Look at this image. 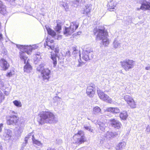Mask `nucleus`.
Masks as SVG:
<instances>
[{
    "mask_svg": "<svg viewBox=\"0 0 150 150\" xmlns=\"http://www.w3.org/2000/svg\"><path fill=\"white\" fill-rule=\"evenodd\" d=\"M39 117L38 120L40 124L45 123L52 124L56 123L57 120L54 115L49 111H43L39 114Z\"/></svg>",
    "mask_w": 150,
    "mask_h": 150,
    "instance_id": "1",
    "label": "nucleus"
},
{
    "mask_svg": "<svg viewBox=\"0 0 150 150\" xmlns=\"http://www.w3.org/2000/svg\"><path fill=\"white\" fill-rule=\"evenodd\" d=\"M73 139H74L73 143L78 145L83 143L87 140L84 132L82 131H79L77 134L73 136Z\"/></svg>",
    "mask_w": 150,
    "mask_h": 150,
    "instance_id": "2",
    "label": "nucleus"
},
{
    "mask_svg": "<svg viewBox=\"0 0 150 150\" xmlns=\"http://www.w3.org/2000/svg\"><path fill=\"white\" fill-rule=\"evenodd\" d=\"M19 53L21 59L23 60L24 61V64H26L24 67V71L28 73L30 72L32 69V67L28 63V59H27L28 57L25 55V53L22 52L21 50Z\"/></svg>",
    "mask_w": 150,
    "mask_h": 150,
    "instance_id": "3",
    "label": "nucleus"
},
{
    "mask_svg": "<svg viewBox=\"0 0 150 150\" xmlns=\"http://www.w3.org/2000/svg\"><path fill=\"white\" fill-rule=\"evenodd\" d=\"M93 33L94 34L96 35V39L97 40H101L103 38L105 37L106 36H108V33L104 28H96L93 30Z\"/></svg>",
    "mask_w": 150,
    "mask_h": 150,
    "instance_id": "4",
    "label": "nucleus"
},
{
    "mask_svg": "<svg viewBox=\"0 0 150 150\" xmlns=\"http://www.w3.org/2000/svg\"><path fill=\"white\" fill-rule=\"evenodd\" d=\"M78 24L76 22H74L70 23L69 27H65L64 31V34L66 36L71 35L78 28Z\"/></svg>",
    "mask_w": 150,
    "mask_h": 150,
    "instance_id": "5",
    "label": "nucleus"
},
{
    "mask_svg": "<svg viewBox=\"0 0 150 150\" xmlns=\"http://www.w3.org/2000/svg\"><path fill=\"white\" fill-rule=\"evenodd\" d=\"M78 24L76 22H74L70 23L69 27H65L64 31V34L66 36L71 35L78 28Z\"/></svg>",
    "mask_w": 150,
    "mask_h": 150,
    "instance_id": "6",
    "label": "nucleus"
},
{
    "mask_svg": "<svg viewBox=\"0 0 150 150\" xmlns=\"http://www.w3.org/2000/svg\"><path fill=\"white\" fill-rule=\"evenodd\" d=\"M121 65L126 71H128L129 69L134 67V61L128 59H126L121 62Z\"/></svg>",
    "mask_w": 150,
    "mask_h": 150,
    "instance_id": "7",
    "label": "nucleus"
},
{
    "mask_svg": "<svg viewBox=\"0 0 150 150\" xmlns=\"http://www.w3.org/2000/svg\"><path fill=\"white\" fill-rule=\"evenodd\" d=\"M20 48L22 49H23V51L28 54H30L32 51L33 50L37 49L38 47V46L36 45H21Z\"/></svg>",
    "mask_w": 150,
    "mask_h": 150,
    "instance_id": "8",
    "label": "nucleus"
},
{
    "mask_svg": "<svg viewBox=\"0 0 150 150\" xmlns=\"http://www.w3.org/2000/svg\"><path fill=\"white\" fill-rule=\"evenodd\" d=\"M97 91L98 95L101 100L109 103L111 102V98L99 89H97Z\"/></svg>",
    "mask_w": 150,
    "mask_h": 150,
    "instance_id": "9",
    "label": "nucleus"
},
{
    "mask_svg": "<svg viewBox=\"0 0 150 150\" xmlns=\"http://www.w3.org/2000/svg\"><path fill=\"white\" fill-rule=\"evenodd\" d=\"M10 113L12 115L10 116V119L7 120V123L8 125L16 124L18 122L19 118L16 115H13L15 114L14 111H11Z\"/></svg>",
    "mask_w": 150,
    "mask_h": 150,
    "instance_id": "10",
    "label": "nucleus"
},
{
    "mask_svg": "<svg viewBox=\"0 0 150 150\" xmlns=\"http://www.w3.org/2000/svg\"><path fill=\"white\" fill-rule=\"evenodd\" d=\"M124 99L131 108L136 107L135 102L132 97L130 96L126 95L124 96Z\"/></svg>",
    "mask_w": 150,
    "mask_h": 150,
    "instance_id": "11",
    "label": "nucleus"
},
{
    "mask_svg": "<svg viewBox=\"0 0 150 150\" xmlns=\"http://www.w3.org/2000/svg\"><path fill=\"white\" fill-rule=\"evenodd\" d=\"M51 71L48 68L43 69L41 73L43 80L48 81L51 77Z\"/></svg>",
    "mask_w": 150,
    "mask_h": 150,
    "instance_id": "12",
    "label": "nucleus"
},
{
    "mask_svg": "<svg viewBox=\"0 0 150 150\" xmlns=\"http://www.w3.org/2000/svg\"><path fill=\"white\" fill-rule=\"evenodd\" d=\"M95 91V86L91 83L88 86L86 89V93L90 97H93Z\"/></svg>",
    "mask_w": 150,
    "mask_h": 150,
    "instance_id": "13",
    "label": "nucleus"
},
{
    "mask_svg": "<svg viewBox=\"0 0 150 150\" xmlns=\"http://www.w3.org/2000/svg\"><path fill=\"white\" fill-rule=\"evenodd\" d=\"M93 52L92 49L91 47H88L87 48L86 50H83L82 52V58L86 61L90 59L89 53H90Z\"/></svg>",
    "mask_w": 150,
    "mask_h": 150,
    "instance_id": "14",
    "label": "nucleus"
},
{
    "mask_svg": "<svg viewBox=\"0 0 150 150\" xmlns=\"http://www.w3.org/2000/svg\"><path fill=\"white\" fill-rule=\"evenodd\" d=\"M9 64L5 59H1L0 60V69L3 71H6L9 67Z\"/></svg>",
    "mask_w": 150,
    "mask_h": 150,
    "instance_id": "15",
    "label": "nucleus"
},
{
    "mask_svg": "<svg viewBox=\"0 0 150 150\" xmlns=\"http://www.w3.org/2000/svg\"><path fill=\"white\" fill-rule=\"evenodd\" d=\"M12 135L11 131L9 129H5L3 132V138L6 140H9L11 138Z\"/></svg>",
    "mask_w": 150,
    "mask_h": 150,
    "instance_id": "16",
    "label": "nucleus"
},
{
    "mask_svg": "<svg viewBox=\"0 0 150 150\" xmlns=\"http://www.w3.org/2000/svg\"><path fill=\"white\" fill-rule=\"evenodd\" d=\"M110 124L112 127L117 129L120 128L122 125L121 123L118 121L113 119L110 120Z\"/></svg>",
    "mask_w": 150,
    "mask_h": 150,
    "instance_id": "17",
    "label": "nucleus"
},
{
    "mask_svg": "<svg viewBox=\"0 0 150 150\" xmlns=\"http://www.w3.org/2000/svg\"><path fill=\"white\" fill-rule=\"evenodd\" d=\"M98 124L99 126L100 129L102 132H105V128L108 125L107 123L105 121H104L102 122H99Z\"/></svg>",
    "mask_w": 150,
    "mask_h": 150,
    "instance_id": "18",
    "label": "nucleus"
},
{
    "mask_svg": "<svg viewBox=\"0 0 150 150\" xmlns=\"http://www.w3.org/2000/svg\"><path fill=\"white\" fill-rule=\"evenodd\" d=\"M115 133L110 131L107 132L104 135V137L108 140L112 139L115 135Z\"/></svg>",
    "mask_w": 150,
    "mask_h": 150,
    "instance_id": "19",
    "label": "nucleus"
},
{
    "mask_svg": "<svg viewBox=\"0 0 150 150\" xmlns=\"http://www.w3.org/2000/svg\"><path fill=\"white\" fill-rule=\"evenodd\" d=\"M105 111L115 113H118L120 112V109L117 107H109L106 109Z\"/></svg>",
    "mask_w": 150,
    "mask_h": 150,
    "instance_id": "20",
    "label": "nucleus"
},
{
    "mask_svg": "<svg viewBox=\"0 0 150 150\" xmlns=\"http://www.w3.org/2000/svg\"><path fill=\"white\" fill-rule=\"evenodd\" d=\"M140 9L144 10L150 9V3L147 2L142 4L140 8H137V10H139Z\"/></svg>",
    "mask_w": 150,
    "mask_h": 150,
    "instance_id": "21",
    "label": "nucleus"
},
{
    "mask_svg": "<svg viewBox=\"0 0 150 150\" xmlns=\"http://www.w3.org/2000/svg\"><path fill=\"white\" fill-rule=\"evenodd\" d=\"M101 110L98 106H96L94 107L93 109V113L95 115H98L101 113Z\"/></svg>",
    "mask_w": 150,
    "mask_h": 150,
    "instance_id": "22",
    "label": "nucleus"
},
{
    "mask_svg": "<svg viewBox=\"0 0 150 150\" xmlns=\"http://www.w3.org/2000/svg\"><path fill=\"white\" fill-rule=\"evenodd\" d=\"M126 145V142H120L116 147L117 150H122L125 148Z\"/></svg>",
    "mask_w": 150,
    "mask_h": 150,
    "instance_id": "23",
    "label": "nucleus"
},
{
    "mask_svg": "<svg viewBox=\"0 0 150 150\" xmlns=\"http://www.w3.org/2000/svg\"><path fill=\"white\" fill-rule=\"evenodd\" d=\"M105 37L101 40H102L101 42L103 45L105 47H106L109 44L110 42L109 39L108 38L107 36H106Z\"/></svg>",
    "mask_w": 150,
    "mask_h": 150,
    "instance_id": "24",
    "label": "nucleus"
},
{
    "mask_svg": "<svg viewBox=\"0 0 150 150\" xmlns=\"http://www.w3.org/2000/svg\"><path fill=\"white\" fill-rule=\"evenodd\" d=\"M45 27L49 35L53 37L55 36L56 33L54 30L50 28L48 25H46Z\"/></svg>",
    "mask_w": 150,
    "mask_h": 150,
    "instance_id": "25",
    "label": "nucleus"
},
{
    "mask_svg": "<svg viewBox=\"0 0 150 150\" xmlns=\"http://www.w3.org/2000/svg\"><path fill=\"white\" fill-rule=\"evenodd\" d=\"M6 13L5 6L3 4L2 2L0 1V13L3 14Z\"/></svg>",
    "mask_w": 150,
    "mask_h": 150,
    "instance_id": "26",
    "label": "nucleus"
},
{
    "mask_svg": "<svg viewBox=\"0 0 150 150\" xmlns=\"http://www.w3.org/2000/svg\"><path fill=\"white\" fill-rule=\"evenodd\" d=\"M113 47L115 49L121 47V43L116 38H115L112 43Z\"/></svg>",
    "mask_w": 150,
    "mask_h": 150,
    "instance_id": "27",
    "label": "nucleus"
},
{
    "mask_svg": "<svg viewBox=\"0 0 150 150\" xmlns=\"http://www.w3.org/2000/svg\"><path fill=\"white\" fill-rule=\"evenodd\" d=\"M31 138L32 139L33 144L36 145L40 147H42V144L40 141L35 139L33 135L32 136Z\"/></svg>",
    "mask_w": 150,
    "mask_h": 150,
    "instance_id": "28",
    "label": "nucleus"
},
{
    "mask_svg": "<svg viewBox=\"0 0 150 150\" xmlns=\"http://www.w3.org/2000/svg\"><path fill=\"white\" fill-rule=\"evenodd\" d=\"M91 9V6L90 5H87L85 6V8L83 13V14L88 15V13H90Z\"/></svg>",
    "mask_w": 150,
    "mask_h": 150,
    "instance_id": "29",
    "label": "nucleus"
},
{
    "mask_svg": "<svg viewBox=\"0 0 150 150\" xmlns=\"http://www.w3.org/2000/svg\"><path fill=\"white\" fill-rule=\"evenodd\" d=\"M120 117L122 119L125 120L126 119L128 115L126 111H123L120 114Z\"/></svg>",
    "mask_w": 150,
    "mask_h": 150,
    "instance_id": "30",
    "label": "nucleus"
},
{
    "mask_svg": "<svg viewBox=\"0 0 150 150\" xmlns=\"http://www.w3.org/2000/svg\"><path fill=\"white\" fill-rule=\"evenodd\" d=\"M41 58V57L40 53H37L34 56V60L35 61V64H38V62L40 61Z\"/></svg>",
    "mask_w": 150,
    "mask_h": 150,
    "instance_id": "31",
    "label": "nucleus"
},
{
    "mask_svg": "<svg viewBox=\"0 0 150 150\" xmlns=\"http://www.w3.org/2000/svg\"><path fill=\"white\" fill-rule=\"evenodd\" d=\"M54 42L53 40H51V41L50 42H46V43L44 44V46L46 47V45L47 46L49 47L51 50H54V46L53 44Z\"/></svg>",
    "mask_w": 150,
    "mask_h": 150,
    "instance_id": "32",
    "label": "nucleus"
},
{
    "mask_svg": "<svg viewBox=\"0 0 150 150\" xmlns=\"http://www.w3.org/2000/svg\"><path fill=\"white\" fill-rule=\"evenodd\" d=\"M57 56L55 54H52L51 55V58L53 61V64H54L53 67H55L57 64Z\"/></svg>",
    "mask_w": 150,
    "mask_h": 150,
    "instance_id": "33",
    "label": "nucleus"
},
{
    "mask_svg": "<svg viewBox=\"0 0 150 150\" xmlns=\"http://www.w3.org/2000/svg\"><path fill=\"white\" fill-rule=\"evenodd\" d=\"M72 48L73 50L72 54L75 56L78 54V53L79 52V51L77 49V47L76 46L73 47Z\"/></svg>",
    "mask_w": 150,
    "mask_h": 150,
    "instance_id": "34",
    "label": "nucleus"
},
{
    "mask_svg": "<svg viewBox=\"0 0 150 150\" xmlns=\"http://www.w3.org/2000/svg\"><path fill=\"white\" fill-rule=\"evenodd\" d=\"M113 4V1H111L108 3L109 6V10L110 11H114L113 9H115V6Z\"/></svg>",
    "mask_w": 150,
    "mask_h": 150,
    "instance_id": "35",
    "label": "nucleus"
},
{
    "mask_svg": "<svg viewBox=\"0 0 150 150\" xmlns=\"http://www.w3.org/2000/svg\"><path fill=\"white\" fill-rule=\"evenodd\" d=\"M45 65V64L43 63L40 64L37 69V71L41 72V73L42 71L43 70V69H45L43 68V67Z\"/></svg>",
    "mask_w": 150,
    "mask_h": 150,
    "instance_id": "36",
    "label": "nucleus"
},
{
    "mask_svg": "<svg viewBox=\"0 0 150 150\" xmlns=\"http://www.w3.org/2000/svg\"><path fill=\"white\" fill-rule=\"evenodd\" d=\"M14 105L17 107H21L22 106V104L19 101L17 100H15L13 102Z\"/></svg>",
    "mask_w": 150,
    "mask_h": 150,
    "instance_id": "37",
    "label": "nucleus"
},
{
    "mask_svg": "<svg viewBox=\"0 0 150 150\" xmlns=\"http://www.w3.org/2000/svg\"><path fill=\"white\" fill-rule=\"evenodd\" d=\"M55 29L57 32H58V33H59V31L61 29V26L59 24H57V25Z\"/></svg>",
    "mask_w": 150,
    "mask_h": 150,
    "instance_id": "38",
    "label": "nucleus"
},
{
    "mask_svg": "<svg viewBox=\"0 0 150 150\" xmlns=\"http://www.w3.org/2000/svg\"><path fill=\"white\" fill-rule=\"evenodd\" d=\"M14 74V71H11L9 72H8L6 74V76L7 77H10L11 76Z\"/></svg>",
    "mask_w": 150,
    "mask_h": 150,
    "instance_id": "39",
    "label": "nucleus"
},
{
    "mask_svg": "<svg viewBox=\"0 0 150 150\" xmlns=\"http://www.w3.org/2000/svg\"><path fill=\"white\" fill-rule=\"evenodd\" d=\"M4 99V96L2 92L0 90V103H1L2 100Z\"/></svg>",
    "mask_w": 150,
    "mask_h": 150,
    "instance_id": "40",
    "label": "nucleus"
},
{
    "mask_svg": "<svg viewBox=\"0 0 150 150\" xmlns=\"http://www.w3.org/2000/svg\"><path fill=\"white\" fill-rule=\"evenodd\" d=\"M33 135L31 133H29L28 135V136L25 137V142L26 143H27L28 142V138H29L30 137V136H31Z\"/></svg>",
    "mask_w": 150,
    "mask_h": 150,
    "instance_id": "41",
    "label": "nucleus"
},
{
    "mask_svg": "<svg viewBox=\"0 0 150 150\" xmlns=\"http://www.w3.org/2000/svg\"><path fill=\"white\" fill-rule=\"evenodd\" d=\"M84 128L85 129L88 130L91 132H93V129H92L90 127L84 126Z\"/></svg>",
    "mask_w": 150,
    "mask_h": 150,
    "instance_id": "42",
    "label": "nucleus"
},
{
    "mask_svg": "<svg viewBox=\"0 0 150 150\" xmlns=\"http://www.w3.org/2000/svg\"><path fill=\"white\" fill-rule=\"evenodd\" d=\"M79 64L78 65H77V66L78 67H80L82 66L84 64L83 62L81 61V60L80 59V60H79Z\"/></svg>",
    "mask_w": 150,
    "mask_h": 150,
    "instance_id": "43",
    "label": "nucleus"
},
{
    "mask_svg": "<svg viewBox=\"0 0 150 150\" xmlns=\"http://www.w3.org/2000/svg\"><path fill=\"white\" fill-rule=\"evenodd\" d=\"M146 131L147 133H149L150 132V126L149 125L147 126Z\"/></svg>",
    "mask_w": 150,
    "mask_h": 150,
    "instance_id": "44",
    "label": "nucleus"
},
{
    "mask_svg": "<svg viewBox=\"0 0 150 150\" xmlns=\"http://www.w3.org/2000/svg\"><path fill=\"white\" fill-rule=\"evenodd\" d=\"M60 4L64 8L66 6V3L63 2H60Z\"/></svg>",
    "mask_w": 150,
    "mask_h": 150,
    "instance_id": "45",
    "label": "nucleus"
},
{
    "mask_svg": "<svg viewBox=\"0 0 150 150\" xmlns=\"http://www.w3.org/2000/svg\"><path fill=\"white\" fill-rule=\"evenodd\" d=\"M71 55V52L69 51H67L66 52V56L68 57H69Z\"/></svg>",
    "mask_w": 150,
    "mask_h": 150,
    "instance_id": "46",
    "label": "nucleus"
},
{
    "mask_svg": "<svg viewBox=\"0 0 150 150\" xmlns=\"http://www.w3.org/2000/svg\"><path fill=\"white\" fill-rule=\"evenodd\" d=\"M3 127V125L2 123L0 124V132L2 131V128Z\"/></svg>",
    "mask_w": 150,
    "mask_h": 150,
    "instance_id": "47",
    "label": "nucleus"
},
{
    "mask_svg": "<svg viewBox=\"0 0 150 150\" xmlns=\"http://www.w3.org/2000/svg\"><path fill=\"white\" fill-rule=\"evenodd\" d=\"M4 86V83L3 82H0V88H1Z\"/></svg>",
    "mask_w": 150,
    "mask_h": 150,
    "instance_id": "48",
    "label": "nucleus"
},
{
    "mask_svg": "<svg viewBox=\"0 0 150 150\" xmlns=\"http://www.w3.org/2000/svg\"><path fill=\"white\" fill-rule=\"evenodd\" d=\"M89 54H91V57H89L90 59H92V58H93V57L94 55L93 54H91V53H89Z\"/></svg>",
    "mask_w": 150,
    "mask_h": 150,
    "instance_id": "49",
    "label": "nucleus"
},
{
    "mask_svg": "<svg viewBox=\"0 0 150 150\" xmlns=\"http://www.w3.org/2000/svg\"><path fill=\"white\" fill-rule=\"evenodd\" d=\"M145 69L149 70H150V66H148L145 67Z\"/></svg>",
    "mask_w": 150,
    "mask_h": 150,
    "instance_id": "50",
    "label": "nucleus"
},
{
    "mask_svg": "<svg viewBox=\"0 0 150 150\" xmlns=\"http://www.w3.org/2000/svg\"><path fill=\"white\" fill-rule=\"evenodd\" d=\"M27 143H25V142H23V144H22V146H23V147H24V146H26V144Z\"/></svg>",
    "mask_w": 150,
    "mask_h": 150,
    "instance_id": "51",
    "label": "nucleus"
},
{
    "mask_svg": "<svg viewBox=\"0 0 150 150\" xmlns=\"http://www.w3.org/2000/svg\"><path fill=\"white\" fill-rule=\"evenodd\" d=\"M0 150H3V147L0 144Z\"/></svg>",
    "mask_w": 150,
    "mask_h": 150,
    "instance_id": "52",
    "label": "nucleus"
},
{
    "mask_svg": "<svg viewBox=\"0 0 150 150\" xmlns=\"http://www.w3.org/2000/svg\"><path fill=\"white\" fill-rule=\"evenodd\" d=\"M9 2H12L15 1V0H5Z\"/></svg>",
    "mask_w": 150,
    "mask_h": 150,
    "instance_id": "53",
    "label": "nucleus"
},
{
    "mask_svg": "<svg viewBox=\"0 0 150 150\" xmlns=\"http://www.w3.org/2000/svg\"><path fill=\"white\" fill-rule=\"evenodd\" d=\"M47 150H55V149H54L49 148Z\"/></svg>",
    "mask_w": 150,
    "mask_h": 150,
    "instance_id": "54",
    "label": "nucleus"
},
{
    "mask_svg": "<svg viewBox=\"0 0 150 150\" xmlns=\"http://www.w3.org/2000/svg\"><path fill=\"white\" fill-rule=\"evenodd\" d=\"M55 51L56 52L58 53L59 51V50L55 49Z\"/></svg>",
    "mask_w": 150,
    "mask_h": 150,
    "instance_id": "55",
    "label": "nucleus"
},
{
    "mask_svg": "<svg viewBox=\"0 0 150 150\" xmlns=\"http://www.w3.org/2000/svg\"><path fill=\"white\" fill-rule=\"evenodd\" d=\"M87 119L88 120H92L91 118H89V117H87Z\"/></svg>",
    "mask_w": 150,
    "mask_h": 150,
    "instance_id": "56",
    "label": "nucleus"
},
{
    "mask_svg": "<svg viewBox=\"0 0 150 150\" xmlns=\"http://www.w3.org/2000/svg\"><path fill=\"white\" fill-rule=\"evenodd\" d=\"M76 3H79V1L78 0H76Z\"/></svg>",
    "mask_w": 150,
    "mask_h": 150,
    "instance_id": "57",
    "label": "nucleus"
},
{
    "mask_svg": "<svg viewBox=\"0 0 150 150\" xmlns=\"http://www.w3.org/2000/svg\"><path fill=\"white\" fill-rule=\"evenodd\" d=\"M79 55L80 57H81V55H80V54H79Z\"/></svg>",
    "mask_w": 150,
    "mask_h": 150,
    "instance_id": "58",
    "label": "nucleus"
},
{
    "mask_svg": "<svg viewBox=\"0 0 150 150\" xmlns=\"http://www.w3.org/2000/svg\"><path fill=\"white\" fill-rule=\"evenodd\" d=\"M149 120L150 121V117H149Z\"/></svg>",
    "mask_w": 150,
    "mask_h": 150,
    "instance_id": "59",
    "label": "nucleus"
},
{
    "mask_svg": "<svg viewBox=\"0 0 150 150\" xmlns=\"http://www.w3.org/2000/svg\"><path fill=\"white\" fill-rule=\"evenodd\" d=\"M20 150H23V149H21Z\"/></svg>",
    "mask_w": 150,
    "mask_h": 150,
    "instance_id": "60",
    "label": "nucleus"
}]
</instances>
